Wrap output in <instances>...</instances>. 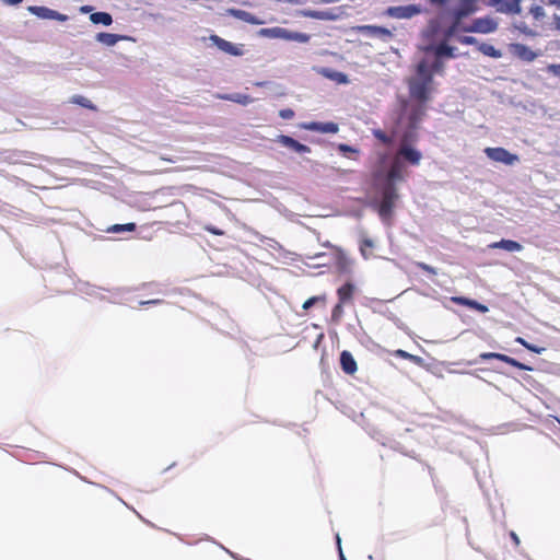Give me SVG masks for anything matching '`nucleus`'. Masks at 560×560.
Listing matches in <instances>:
<instances>
[{
    "mask_svg": "<svg viewBox=\"0 0 560 560\" xmlns=\"http://www.w3.org/2000/svg\"><path fill=\"white\" fill-rule=\"evenodd\" d=\"M354 30L363 36L380 38L383 42H388L394 37L393 31L383 25L362 24L355 26Z\"/></svg>",
    "mask_w": 560,
    "mask_h": 560,
    "instance_id": "ddd939ff",
    "label": "nucleus"
},
{
    "mask_svg": "<svg viewBox=\"0 0 560 560\" xmlns=\"http://www.w3.org/2000/svg\"><path fill=\"white\" fill-rule=\"evenodd\" d=\"M278 1L288 3V4H292V5H303L306 2H308V0H278Z\"/></svg>",
    "mask_w": 560,
    "mask_h": 560,
    "instance_id": "de8ad7c7",
    "label": "nucleus"
},
{
    "mask_svg": "<svg viewBox=\"0 0 560 560\" xmlns=\"http://www.w3.org/2000/svg\"><path fill=\"white\" fill-rule=\"evenodd\" d=\"M301 129L323 133V135H335L339 131V125L335 121H304L299 125Z\"/></svg>",
    "mask_w": 560,
    "mask_h": 560,
    "instance_id": "dca6fc26",
    "label": "nucleus"
},
{
    "mask_svg": "<svg viewBox=\"0 0 560 560\" xmlns=\"http://www.w3.org/2000/svg\"><path fill=\"white\" fill-rule=\"evenodd\" d=\"M486 156L493 161L506 166H512L520 161V156L510 152L503 147H488L485 149Z\"/></svg>",
    "mask_w": 560,
    "mask_h": 560,
    "instance_id": "9b49d317",
    "label": "nucleus"
},
{
    "mask_svg": "<svg viewBox=\"0 0 560 560\" xmlns=\"http://www.w3.org/2000/svg\"><path fill=\"white\" fill-rule=\"evenodd\" d=\"M93 10H94V7L90 5V4H84L80 8V12L83 14H86V13L91 14L92 12H94Z\"/></svg>",
    "mask_w": 560,
    "mask_h": 560,
    "instance_id": "864d4df0",
    "label": "nucleus"
},
{
    "mask_svg": "<svg viewBox=\"0 0 560 560\" xmlns=\"http://www.w3.org/2000/svg\"><path fill=\"white\" fill-rule=\"evenodd\" d=\"M27 11L40 20H54L58 22H67L69 16L57 10L50 9L46 5H28Z\"/></svg>",
    "mask_w": 560,
    "mask_h": 560,
    "instance_id": "2eb2a0df",
    "label": "nucleus"
},
{
    "mask_svg": "<svg viewBox=\"0 0 560 560\" xmlns=\"http://www.w3.org/2000/svg\"><path fill=\"white\" fill-rule=\"evenodd\" d=\"M448 303H452V304L458 305L460 307L467 308L468 311L478 312L481 314L489 312V307L486 304L480 303L479 301H477L472 298H469V296L454 295V296L450 298Z\"/></svg>",
    "mask_w": 560,
    "mask_h": 560,
    "instance_id": "a211bd4d",
    "label": "nucleus"
},
{
    "mask_svg": "<svg viewBox=\"0 0 560 560\" xmlns=\"http://www.w3.org/2000/svg\"><path fill=\"white\" fill-rule=\"evenodd\" d=\"M546 71L549 74L560 79V63H549V65H547Z\"/></svg>",
    "mask_w": 560,
    "mask_h": 560,
    "instance_id": "79ce46f5",
    "label": "nucleus"
},
{
    "mask_svg": "<svg viewBox=\"0 0 560 560\" xmlns=\"http://www.w3.org/2000/svg\"><path fill=\"white\" fill-rule=\"evenodd\" d=\"M357 371V363L355 361L352 359V374Z\"/></svg>",
    "mask_w": 560,
    "mask_h": 560,
    "instance_id": "13d9d810",
    "label": "nucleus"
},
{
    "mask_svg": "<svg viewBox=\"0 0 560 560\" xmlns=\"http://www.w3.org/2000/svg\"><path fill=\"white\" fill-rule=\"evenodd\" d=\"M89 19L94 25L110 26L114 22L113 15L106 11L92 12Z\"/></svg>",
    "mask_w": 560,
    "mask_h": 560,
    "instance_id": "bb28decb",
    "label": "nucleus"
},
{
    "mask_svg": "<svg viewBox=\"0 0 560 560\" xmlns=\"http://www.w3.org/2000/svg\"><path fill=\"white\" fill-rule=\"evenodd\" d=\"M509 49L513 56L526 62H532L541 55L539 50L535 51L523 43H512L509 45Z\"/></svg>",
    "mask_w": 560,
    "mask_h": 560,
    "instance_id": "6ab92c4d",
    "label": "nucleus"
},
{
    "mask_svg": "<svg viewBox=\"0 0 560 560\" xmlns=\"http://www.w3.org/2000/svg\"><path fill=\"white\" fill-rule=\"evenodd\" d=\"M316 304H325V296L324 295H314L308 298L304 303L302 304V308L305 311L311 310Z\"/></svg>",
    "mask_w": 560,
    "mask_h": 560,
    "instance_id": "58836bf2",
    "label": "nucleus"
},
{
    "mask_svg": "<svg viewBox=\"0 0 560 560\" xmlns=\"http://www.w3.org/2000/svg\"><path fill=\"white\" fill-rule=\"evenodd\" d=\"M479 1L480 0H456L454 3H451V0H429L431 5L441 7L438 13L440 22L470 19L480 10Z\"/></svg>",
    "mask_w": 560,
    "mask_h": 560,
    "instance_id": "7ed1b4c3",
    "label": "nucleus"
},
{
    "mask_svg": "<svg viewBox=\"0 0 560 560\" xmlns=\"http://www.w3.org/2000/svg\"><path fill=\"white\" fill-rule=\"evenodd\" d=\"M413 72V77L408 80V91L410 98L418 105L416 115L419 122L432 101L434 77L424 59L415 65Z\"/></svg>",
    "mask_w": 560,
    "mask_h": 560,
    "instance_id": "f03ea898",
    "label": "nucleus"
},
{
    "mask_svg": "<svg viewBox=\"0 0 560 560\" xmlns=\"http://www.w3.org/2000/svg\"><path fill=\"white\" fill-rule=\"evenodd\" d=\"M513 26L525 36L536 37L538 35V33L528 27V25L525 22L514 23Z\"/></svg>",
    "mask_w": 560,
    "mask_h": 560,
    "instance_id": "ea45409f",
    "label": "nucleus"
},
{
    "mask_svg": "<svg viewBox=\"0 0 560 560\" xmlns=\"http://www.w3.org/2000/svg\"><path fill=\"white\" fill-rule=\"evenodd\" d=\"M372 135L377 141L384 144H389L393 142V138L389 137L387 132L381 128L372 129Z\"/></svg>",
    "mask_w": 560,
    "mask_h": 560,
    "instance_id": "c9c22d12",
    "label": "nucleus"
},
{
    "mask_svg": "<svg viewBox=\"0 0 560 560\" xmlns=\"http://www.w3.org/2000/svg\"><path fill=\"white\" fill-rule=\"evenodd\" d=\"M224 15L232 16L250 25H262L265 21L259 16L237 8H228L224 11Z\"/></svg>",
    "mask_w": 560,
    "mask_h": 560,
    "instance_id": "4be33fe9",
    "label": "nucleus"
},
{
    "mask_svg": "<svg viewBox=\"0 0 560 560\" xmlns=\"http://www.w3.org/2000/svg\"><path fill=\"white\" fill-rule=\"evenodd\" d=\"M151 304H164V301L163 300H159V299H153V300H138L137 301V305L138 306H147V305H151Z\"/></svg>",
    "mask_w": 560,
    "mask_h": 560,
    "instance_id": "37998d69",
    "label": "nucleus"
},
{
    "mask_svg": "<svg viewBox=\"0 0 560 560\" xmlns=\"http://www.w3.org/2000/svg\"><path fill=\"white\" fill-rule=\"evenodd\" d=\"M355 289L352 280L346 281L337 289L338 302L334 305L330 315L343 314V306L352 302Z\"/></svg>",
    "mask_w": 560,
    "mask_h": 560,
    "instance_id": "9d476101",
    "label": "nucleus"
},
{
    "mask_svg": "<svg viewBox=\"0 0 560 560\" xmlns=\"http://www.w3.org/2000/svg\"><path fill=\"white\" fill-rule=\"evenodd\" d=\"M279 117L285 120L292 119L295 115L294 110L290 107L281 108L278 113Z\"/></svg>",
    "mask_w": 560,
    "mask_h": 560,
    "instance_id": "a19ab883",
    "label": "nucleus"
},
{
    "mask_svg": "<svg viewBox=\"0 0 560 560\" xmlns=\"http://www.w3.org/2000/svg\"><path fill=\"white\" fill-rule=\"evenodd\" d=\"M348 8L349 5L345 4L335 8H329L326 10L302 9L298 10L295 12V15L320 21H339L348 15Z\"/></svg>",
    "mask_w": 560,
    "mask_h": 560,
    "instance_id": "6e6552de",
    "label": "nucleus"
},
{
    "mask_svg": "<svg viewBox=\"0 0 560 560\" xmlns=\"http://www.w3.org/2000/svg\"><path fill=\"white\" fill-rule=\"evenodd\" d=\"M205 230L213 235H224L225 234V232L222 229H220L215 225H212V224L206 225Z\"/></svg>",
    "mask_w": 560,
    "mask_h": 560,
    "instance_id": "c03bdc74",
    "label": "nucleus"
},
{
    "mask_svg": "<svg viewBox=\"0 0 560 560\" xmlns=\"http://www.w3.org/2000/svg\"><path fill=\"white\" fill-rule=\"evenodd\" d=\"M480 360L482 361H486V360H490V359H497L499 361H502L513 368H516L518 370H523V371H530L532 368L517 361L516 359L512 358V357H509L506 354H503V353H498V352H482L480 353L479 355Z\"/></svg>",
    "mask_w": 560,
    "mask_h": 560,
    "instance_id": "5701e85b",
    "label": "nucleus"
},
{
    "mask_svg": "<svg viewBox=\"0 0 560 560\" xmlns=\"http://www.w3.org/2000/svg\"><path fill=\"white\" fill-rule=\"evenodd\" d=\"M209 40L212 46H214L220 51L232 56V57H242L244 56V44H235L230 40H226L219 36L218 34H210Z\"/></svg>",
    "mask_w": 560,
    "mask_h": 560,
    "instance_id": "f8f14e48",
    "label": "nucleus"
},
{
    "mask_svg": "<svg viewBox=\"0 0 560 560\" xmlns=\"http://www.w3.org/2000/svg\"><path fill=\"white\" fill-rule=\"evenodd\" d=\"M489 249H502L508 253H517L524 249V246L511 238H501L500 241L492 242L488 245Z\"/></svg>",
    "mask_w": 560,
    "mask_h": 560,
    "instance_id": "393cba45",
    "label": "nucleus"
},
{
    "mask_svg": "<svg viewBox=\"0 0 560 560\" xmlns=\"http://www.w3.org/2000/svg\"><path fill=\"white\" fill-rule=\"evenodd\" d=\"M336 270L339 275H349L352 270V259H350L347 253L341 247H336V252L332 254V260Z\"/></svg>",
    "mask_w": 560,
    "mask_h": 560,
    "instance_id": "412c9836",
    "label": "nucleus"
},
{
    "mask_svg": "<svg viewBox=\"0 0 560 560\" xmlns=\"http://www.w3.org/2000/svg\"><path fill=\"white\" fill-rule=\"evenodd\" d=\"M418 267H419L421 270H423V271H425V272H428V273H431V275H436V273H438L436 268H434L433 266L428 265V264H425V262H419V264H418Z\"/></svg>",
    "mask_w": 560,
    "mask_h": 560,
    "instance_id": "a18cd8bd",
    "label": "nucleus"
},
{
    "mask_svg": "<svg viewBox=\"0 0 560 560\" xmlns=\"http://www.w3.org/2000/svg\"><path fill=\"white\" fill-rule=\"evenodd\" d=\"M552 20V28L560 32V14L555 13Z\"/></svg>",
    "mask_w": 560,
    "mask_h": 560,
    "instance_id": "09e8293b",
    "label": "nucleus"
},
{
    "mask_svg": "<svg viewBox=\"0 0 560 560\" xmlns=\"http://www.w3.org/2000/svg\"><path fill=\"white\" fill-rule=\"evenodd\" d=\"M219 98L233 102L242 106H247L254 102V98L249 94L245 93H225L219 95Z\"/></svg>",
    "mask_w": 560,
    "mask_h": 560,
    "instance_id": "a878e982",
    "label": "nucleus"
},
{
    "mask_svg": "<svg viewBox=\"0 0 560 560\" xmlns=\"http://www.w3.org/2000/svg\"><path fill=\"white\" fill-rule=\"evenodd\" d=\"M488 5L497 12L506 15H518L522 13V0H489Z\"/></svg>",
    "mask_w": 560,
    "mask_h": 560,
    "instance_id": "f3484780",
    "label": "nucleus"
},
{
    "mask_svg": "<svg viewBox=\"0 0 560 560\" xmlns=\"http://www.w3.org/2000/svg\"><path fill=\"white\" fill-rule=\"evenodd\" d=\"M418 140V133L416 129L410 130L407 136H404L402 143L396 151L397 162L399 165L406 166H418L423 158L422 152L415 145Z\"/></svg>",
    "mask_w": 560,
    "mask_h": 560,
    "instance_id": "39448f33",
    "label": "nucleus"
},
{
    "mask_svg": "<svg viewBox=\"0 0 560 560\" xmlns=\"http://www.w3.org/2000/svg\"><path fill=\"white\" fill-rule=\"evenodd\" d=\"M69 103L78 105V106H80L82 108H85V109H89V110H92V112H97L98 110V107L91 100H89L88 97H85L84 95H81V94L72 95L69 98Z\"/></svg>",
    "mask_w": 560,
    "mask_h": 560,
    "instance_id": "cd10ccee",
    "label": "nucleus"
},
{
    "mask_svg": "<svg viewBox=\"0 0 560 560\" xmlns=\"http://www.w3.org/2000/svg\"><path fill=\"white\" fill-rule=\"evenodd\" d=\"M137 224L135 222H128V223H117L108 226L106 229L107 233L113 234H122V233H132L136 232Z\"/></svg>",
    "mask_w": 560,
    "mask_h": 560,
    "instance_id": "c85d7f7f",
    "label": "nucleus"
},
{
    "mask_svg": "<svg viewBox=\"0 0 560 560\" xmlns=\"http://www.w3.org/2000/svg\"><path fill=\"white\" fill-rule=\"evenodd\" d=\"M316 73L323 78L335 82L338 85H348L350 83L349 75L346 72L339 71L330 67H317Z\"/></svg>",
    "mask_w": 560,
    "mask_h": 560,
    "instance_id": "aec40b11",
    "label": "nucleus"
},
{
    "mask_svg": "<svg viewBox=\"0 0 560 560\" xmlns=\"http://www.w3.org/2000/svg\"><path fill=\"white\" fill-rule=\"evenodd\" d=\"M559 9H560V0H559Z\"/></svg>",
    "mask_w": 560,
    "mask_h": 560,
    "instance_id": "052dcab7",
    "label": "nucleus"
},
{
    "mask_svg": "<svg viewBox=\"0 0 560 560\" xmlns=\"http://www.w3.org/2000/svg\"><path fill=\"white\" fill-rule=\"evenodd\" d=\"M511 538L513 539L516 546L520 545V538L514 532L511 533Z\"/></svg>",
    "mask_w": 560,
    "mask_h": 560,
    "instance_id": "5fc2aeb1",
    "label": "nucleus"
},
{
    "mask_svg": "<svg viewBox=\"0 0 560 560\" xmlns=\"http://www.w3.org/2000/svg\"><path fill=\"white\" fill-rule=\"evenodd\" d=\"M394 355L397 357V358H401V359H405V360H408L417 365H422L423 364V359L419 355H415V354H411L405 350H401V349H398L394 352Z\"/></svg>",
    "mask_w": 560,
    "mask_h": 560,
    "instance_id": "72a5a7b5",
    "label": "nucleus"
},
{
    "mask_svg": "<svg viewBox=\"0 0 560 560\" xmlns=\"http://www.w3.org/2000/svg\"><path fill=\"white\" fill-rule=\"evenodd\" d=\"M281 147L295 153L299 141L289 135H279L275 139Z\"/></svg>",
    "mask_w": 560,
    "mask_h": 560,
    "instance_id": "2f4dec72",
    "label": "nucleus"
},
{
    "mask_svg": "<svg viewBox=\"0 0 560 560\" xmlns=\"http://www.w3.org/2000/svg\"><path fill=\"white\" fill-rule=\"evenodd\" d=\"M429 66L431 68V73H433V77L444 74L445 63L442 58L435 56V59Z\"/></svg>",
    "mask_w": 560,
    "mask_h": 560,
    "instance_id": "f704fd0d",
    "label": "nucleus"
},
{
    "mask_svg": "<svg viewBox=\"0 0 560 560\" xmlns=\"http://www.w3.org/2000/svg\"><path fill=\"white\" fill-rule=\"evenodd\" d=\"M1 2L5 5L18 7L23 2V0H1Z\"/></svg>",
    "mask_w": 560,
    "mask_h": 560,
    "instance_id": "603ef678",
    "label": "nucleus"
},
{
    "mask_svg": "<svg viewBox=\"0 0 560 560\" xmlns=\"http://www.w3.org/2000/svg\"><path fill=\"white\" fill-rule=\"evenodd\" d=\"M525 348L527 350L532 351V352H535V353H541L545 350L544 348L537 347V346L532 345V343L525 345Z\"/></svg>",
    "mask_w": 560,
    "mask_h": 560,
    "instance_id": "8fccbe9b",
    "label": "nucleus"
},
{
    "mask_svg": "<svg viewBox=\"0 0 560 560\" xmlns=\"http://www.w3.org/2000/svg\"><path fill=\"white\" fill-rule=\"evenodd\" d=\"M450 31L451 22H440V20L432 19L429 21L427 28L422 31V37L429 39L442 33L444 38L456 40L462 45L476 46L478 48L481 44L475 36L462 35V33H465L464 31H454L452 34Z\"/></svg>",
    "mask_w": 560,
    "mask_h": 560,
    "instance_id": "20e7f679",
    "label": "nucleus"
},
{
    "mask_svg": "<svg viewBox=\"0 0 560 560\" xmlns=\"http://www.w3.org/2000/svg\"><path fill=\"white\" fill-rule=\"evenodd\" d=\"M95 40L97 43H101V44L107 46V47H113L121 40H135V38L129 35L108 33V32H98L95 35Z\"/></svg>",
    "mask_w": 560,
    "mask_h": 560,
    "instance_id": "b1692460",
    "label": "nucleus"
},
{
    "mask_svg": "<svg viewBox=\"0 0 560 560\" xmlns=\"http://www.w3.org/2000/svg\"><path fill=\"white\" fill-rule=\"evenodd\" d=\"M421 50L427 52H434L436 57L442 58L444 61L447 59H456L460 56L457 52V47L448 44L447 42L430 44L422 47Z\"/></svg>",
    "mask_w": 560,
    "mask_h": 560,
    "instance_id": "4468645a",
    "label": "nucleus"
},
{
    "mask_svg": "<svg viewBox=\"0 0 560 560\" xmlns=\"http://www.w3.org/2000/svg\"><path fill=\"white\" fill-rule=\"evenodd\" d=\"M374 246H375V243L370 237L365 236L360 241V253L363 256V258L368 259L370 257V254H368L366 249L368 248L372 249V248H374Z\"/></svg>",
    "mask_w": 560,
    "mask_h": 560,
    "instance_id": "4c0bfd02",
    "label": "nucleus"
},
{
    "mask_svg": "<svg viewBox=\"0 0 560 560\" xmlns=\"http://www.w3.org/2000/svg\"><path fill=\"white\" fill-rule=\"evenodd\" d=\"M466 20H450L452 34L454 31H464L465 33L476 34H491L498 30L499 23L491 15H485L474 19L469 24L465 23Z\"/></svg>",
    "mask_w": 560,
    "mask_h": 560,
    "instance_id": "423d86ee",
    "label": "nucleus"
},
{
    "mask_svg": "<svg viewBox=\"0 0 560 560\" xmlns=\"http://www.w3.org/2000/svg\"><path fill=\"white\" fill-rule=\"evenodd\" d=\"M541 4L547 7H557L559 9V0H539Z\"/></svg>",
    "mask_w": 560,
    "mask_h": 560,
    "instance_id": "3c124183",
    "label": "nucleus"
},
{
    "mask_svg": "<svg viewBox=\"0 0 560 560\" xmlns=\"http://www.w3.org/2000/svg\"><path fill=\"white\" fill-rule=\"evenodd\" d=\"M516 342L521 343L523 347H525V345H529V342H527L524 338L522 337H517L515 339Z\"/></svg>",
    "mask_w": 560,
    "mask_h": 560,
    "instance_id": "6e6d98bb",
    "label": "nucleus"
},
{
    "mask_svg": "<svg viewBox=\"0 0 560 560\" xmlns=\"http://www.w3.org/2000/svg\"><path fill=\"white\" fill-rule=\"evenodd\" d=\"M528 13L533 16L535 21H541L546 16V12L542 5L536 3H533L529 7Z\"/></svg>",
    "mask_w": 560,
    "mask_h": 560,
    "instance_id": "e433bc0d",
    "label": "nucleus"
},
{
    "mask_svg": "<svg viewBox=\"0 0 560 560\" xmlns=\"http://www.w3.org/2000/svg\"><path fill=\"white\" fill-rule=\"evenodd\" d=\"M423 12L421 4L410 3L405 5L387 7L384 14L392 19L408 20Z\"/></svg>",
    "mask_w": 560,
    "mask_h": 560,
    "instance_id": "1a4fd4ad",
    "label": "nucleus"
},
{
    "mask_svg": "<svg viewBox=\"0 0 560 560\" xmlns=\"http://www.w3.org/2000/svg\"><path fill=\"white\" fill-rule=\"evenodd\" d=\"M478 51H480L483 56L499 59L503 56L502 50L495 48L493 45L489 43H481L478 47Z\"/></svg>",
    "mask_w": 560,
    "mask_h": 560,
    "instance_id": "7c9ffc66",
    "label": "nucleus"
},
{
    "mask_svg": "<svg viewBox=\"0 0 560 560\" xmlns=\"http://www.w3.org/2000/svg\"><path fill=\"white\" fill-rule=\"evenodd\" d=\"M407 172L399 165L389 170L382 183L377 184L366 206L376 211L383 223L388 224L394 215L399 192L397 185L406 180Z\"/></svg>",
    "mask_w": 560,
    "mask_h": 560,
    "instance_id": "f257e3e1",
    "label": "nucleus"
},
{
    "mask_svg": "<svg viewBox=\"0 0 560 560\" xmlns=\"http://www.w3.org/2000/svg\"><path fill=\"white\" fill-rule=\"evenodd\" d=\"M266 83H267V82H260V83H258V85L262 86V85H265Z\"/></svg>",
    "mask_w": 560,
    "mask_h": 560,
    "instance_id": "bf43d9fd",
    "label": "nucleus"
},
{
    "mask_svg": "<svg viewBox=\"0 0 560 560\" xmlns=\"http://www.w3.org/2000/svg\"><path fill=\"white\" fill-rule=\"evenodd\" d=\"M324 246H325V247H328V248H334L335 250H336V247H337V246H332L330 242H326V243L324 244Z\"/></svg>",
    "mask_w": 560,
    "mask_h": 560,
    "instance_id": "4d7b16f0",
    "label": "nucleus"
},
{
    "mask_svg": "<svg viewBox=\"0 0 560 560\" xmlns=\"http://www.w3.org/2000/svg\"><path fill=\"white\" fill-rule=\"evenodd\" d=\"M337 151L340 155L348 158V159H351L352 154L359 153V149L357 147L348 144V143H338Z\"/></svg>",
    "mask_w": 560,
    "mask_h": 560,
    "instance_id": "473e14b6",
    "label": "nucleus"
},
{
    "mask_svg": "<svg viewBox=\"0 0 560 560\" xmlns=\"http://www.w3.org/2000/svg\"><path fill=\"white\" fill-rule=\"evenodd\" d=\"M311 152H312L311 147H308V145H306L304 143H301L299 141L295 153H298V154H306V153H311Z\"/></svg>",
    "mask_w": 560,
    "mask_h": 560,
    "instance_id": "49530a36",
    "label": "nucleus"
},
{
    "mask_svg": "<svg viewBox=\"0 0 560 560\" xmlns=\"http://www.w3.org/2000/svg\"><path fill=\"white\" fill-rule=\"evenodd\" d=\"M307 258L310 260L314 261V262L307 264L308 266H312V267L327 266L332 260V254L329 255V254H326V253H316V254H314L312 256H307Z\"/></svg>",
    "mask_w": 560,
    "mask_h": 560,
    "instance_id": "c756f323",
    "label": "nucleus"
},
{
    "mask_svg": "<svg viewBox=\"0 0 560 560\" xmlns=\"http://www.w3.org/2000/svg\"><path fill=\"white\" fill-rule=\"evenodd\" d=\"M256 35L261 38L282 39L300 44H307L311 40V35L307 33L292 31L281 26L262 27L256 32Z\"/></svg>",
    "mask_w": 560,
    "mask_h": 560,
    "instance_id": "0eeeda50",
    "label": "nucleus"
}]
</instances>
